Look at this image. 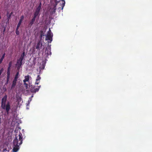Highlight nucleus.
I'll return each mask as SVG.
<instances>
[{
	"label": "nucleus",
	"mask_w": 152,
	"mask_h": 152,
	"mask_svg": "<svg viewBox=\"0 0 152 152\" xmlns=\"http://www.w3.org/2000/svg\"><path fill=\"white\" fill-rule=\"evenodd\" d=\"M30 78H31V77L29 75L25 76V79L23 80L24 85H25L26 89H27L28 87V84L26 82H29Z\"/></svg>",
	"instance_id": "nucleus-5"
},
{
	"label": "nucleus",
	"mask_w": 152,
	"mask_h": 152,
	"mask_svg": "<svg viewBox=\"0 0 152 152\" xmlns=\"http://www.w3.org/2000/svg\"><path fill=\"white\" fill-rule=\"evenodd\" d=\"M39 12H37V11H36L34 13V16L33 17L36 18L37 17V16L39 15Z\"/></svg>",
	"instance_id": "nucleus-13"
},
{
	"label": "nucleus",
	"mask_w": 152,
	"mask_h": 152,
	"mask_svg": "<svg viewBox=\"0 0 152 152\" xmlns=\"http://www.w3.org/2000/svg\"><path fill=\"white\" fill-rule=\"evenodd\" d=\"M10 77V75H7V80H9Z\"/></svg>",
	"instance_id": "nucleus-25"
},
{
	"label": "nucleus",
	"mask_w": 152,
	"mask_h": 152,
	"mask_svg": "<svg viewBox=\"0 0 152 152\" xmlns=\"http://www.w3.org/2000/svg\"><path fill=\"white\" fill-rule=\"evenodd\" d=\"M9 81V80H7L6 82L5 83V84L7 85V84H8Z\"/></svg>",
	"instance_id": "nucleus-28"
},
{
	"label": "nucleus",
	"mask_w": 152,
	"mask_h": 152,
	"mask_svg": "<svg viewBox=\"0 0 152 152\" xmlns=\"http://www.w3.org/2000/svg\"><path fill=\"white\" fill-rule=\"evenodd\" d=\"M56 6H55L53 8V12L55 13L56 12Z\"/></svg>",
	"instance_id": "nucleus-26"
},
{
	"label": "nucleus",
	"mask_w": 152,
	"mask_h": 152,
	"mask_svg": "<svg viewBox=\"0 0 152 152\" xmlns=\"http://www.w3.org/2000/svg\"><path fill=\"white\" fill-rule=\"evenodd\" d=\"M45 68V66L43 65H42L40 67L39 69H40V70L43 69Z\"/></svg>",
	"instance_id": "nucleus-21"
},
{
	"label": "nucleus",
	"mask_w": 152,
	"mask_h": 152,
	"mask_svg": "<svg viewBox=\"0 0 152 152\" xmlns=\"http://www.w3.org/2000/svg\"><path fill=\"white\" fill-rule=\"evenodd\" d=\"M41 8L40 7H38L36 9V11L39 12Z\"/></svg>",
	"instance_id": "nucleus-19"
},
{
	"label": "nucleus",
	"mask_w": 152,
	"mask_h": 152,
	"mask_svg": "<svg viewBox=\"0 0 152 152\" xmlns=\"http://www.w3.org/2000/svg\"><path fill=\"white\" fill-rule=\"evenodd\" d=\"M23 58L20 57L18 59V60L22 62Z\"/></svg>",
	"instance_id": "nucleus-18"
},
{
	"label": "nucleus",
	"mask_w": 152,
	"mask_h": 152,
	"mask_svg": "<svg viewBox=\"0 0 152 152\" xmlns=\"http://www.w3.org/2000/svg\"><path fill=\"white\" fill-rule=\"evenodd\" d=\"M42 41L41 40H39L36 45V49L37 50H39L42 48Z\"/></svg>",
	"instance_id": "nucleus-6"
},
{
	"label": "nucleus",
	"mask_w": 152,
	"mask_h": 152,
	"mask_svg": "<svg viewBox=\"0 0 152 152\" xmlns=\"http://www.w3.org/2000/svg\"><path fill=\"white\" fill-rule=\"evenodd\" d=\"M35 19H36L35 18L33 17V18L31 19V22L30 23V24H31V26L33 24L34 22V21H35Z\"/></svg>",
	"instance_id": "nucleus-15"
},
{
	"label": "nucleus",
	"mask_w": 152,
	"mask_h": 152,
	"mask_svg": "<svg viewBox=\"0 0 152 152\" xmlns=\"http://www.w3.org/2000/svg\"><path fill=\"white\" fill-rule=\"evenodd\" d=\"M16 33L17 35H19V31H18V30H16Z\"/></svg>",
	"instance_id": "nucleus-27"
},
{
	"label": "nucleus",
	"mask_w": 152,
	"mask_h": 152,
	"mask_svg": "<svg viewBox=\"0 0 152 152\" xmlns=\"http://www.w3.org/2000/svg\"><path fill=\"white\" fill-rule=\"evenodd\" d=\"M10 72L7 71V75H10Z\"/></svg>",
	"instance_id": "nucleus-29"
},
{
	"label": "nucleus",
	"mask_w": 152,
	"mask_h": 152,
	"mask_svg": "<svg viewBox=\"0 0 152 152\" xmlns=\"http://www.w3.org/2000/svg\"><path fill=\"white\" fill-rule=\"evenodd\" d=\"M50 31H48V32L47 34L46 37V39L50 41V42H51L52 41V37L53 35L52 33V34L50 33V30L49 29Z\"/></svg>",
	"instance_id": "nucleus-4"
},
{
	"label": "nucleus",
	"mask_w": 152,
	"mask_h": 152,
	"mask_svg": "<svg viewBox=\"0 0 152 152\" xmlns=\"http://www.w3.org/2000/svg\"><path fill=\"white\" fill-rule=\"evenodd\" d=\"M1 64V63H0V64Z\"/></svg>",
	"instance_id": "nucleus-35"
},
{
	"label": "nucleus",
	"mask_w": 152,
	"mask_h": 152,
	"mask_svg": "<svg viewBox=\"0 0 152 152\" xmlns=\"http://www.w3.org/2000/svg\"><path fill=\"white\" fill-rule=\"evenodd\" d=\"M24 18V16L23 15H22L21 18L20 19L18 22V23L17 25V28H16V30H18L19 27L20 26V25L21 24V23L22 22L23 20V19Z\"/></svg>",
	"instance_id": "nucleus-8"
},
{
	"label": "nucleus",
	"mask_w": 152,
	"mask_h": 152,
	"mask_svg": "<svg viewBox=\"0 0 152 152\" xmlns=\"http://www.w3.org/2000/svg\"><path fill=\"white\" fill-rule=\"evenodd\" d=\"M41 79V77L39 75H38L36 80V82L35 84L38 85L40 82V80Z\"/></svg>",
	"instance_id": "nucleus-9"
},
{
	"label": "nucleus",
	"mask_w": 152,
	"mask_h": 152,
	"mask_svg": "<svg viewBox=\"0 0 152 152\" xmlns=\"http://www.w3.org/2000/svg\"><path fill=\"white\" fill-rule=\"evenodd\" d=\"M41 86H39L31 85L30 86L31 91L32 93H36L39 91Z\"/></svg>",
	"instance_id": "nucleus-3"
},
{
	"label": "nucleus",
	"mask_w": 152,
	"mask_h": 152,
	"mask_svg": "<svg viewBox=\"0 0 152 152\" xmlns=\"http://www.w3.org/2000/svg\"><path fill=\"white\" fill-rule=\"evenodd\" d=\"M40 36H39L40 40L42 41V38L44 36V34L43 31H40Z\"/></svg>",
	"instance_id": "nucleus-11"
},
{
	"label": "nucleus",
	"mask_w": 152,
	"mask_h": 152,
	"mask_svg": "<svg viewBox=\"0 0 152 152\" xmlns=\"http://www.w3.org/2000/svg\"><path fill=\"white\" fill-rule=\"evenodd\" d=\"M22 134L20 132H19L18 135L15 136V139L13 141V151L17 152L19 149V145L23 142Z\"/></svg>",
	"instance_id": "nucleus-1"
},
{
	"label": "nucleus",
	"mask_w": 152,
	"mask_h": 152,
	"mask_svg": "<svg viewBox=\"0 0 152 152\" xmlns=\"http://www.w3.org/2000/svg\"><path fill=\"white\" fill-rule=\"evenodd\" d=\"M58 1H56V5H55V6H56V5L57 4H58Z\"/></svg>",
	"instance_id": "nucleus-34"
},
{
	"label": "nucleus",
	"mask_w": 152,
	"mask_h": 152,
	"mask_svg": "<svg viewBox=\"0 0 152 152\" xmlns=\"http://www.w3.org/2000/svg\"><path fill=\"white\" fill-rule=\"evenodd\" d=\"M10 68L11 67H8L7 71L10 72Z\"/></svg>",
	"instance_id": "nucleus-30"
},
{
	"label": "nucleus",
	"mask_w": 152,
	"mask_h": 152,
	"mask_svg": "<svg viewBox=\"0 0 152 152\" xmlns=\"http://www.w3.org/2000/svg\"><path fill=\"white\" fill-rule=\"evenodd\" d=\"M5 53H4L3 54V55L1 57V58L3 60V59H4V58L5 57Z\"/></svg>",
	"instance_id": "nucleus-22"
},
{
	"label": "nucleus",
	"mask_w": 152,
	"mask_h": 152,
	"mask_svg": "<svg viewBox=\"0 0 152 152\" xmlns=\"http://www.w3.org/2000/svg\"><path fill=\"white\" fill-rule=\"evenodd\" d=\"M62 3L61 4V7H59L58 9H61V10H62L65 6V2L64 0H62Z\"/></svg>",
	"instance_id": "nucleus-10"
},
{
	"label": "nucleus",
	"mask_w": 152,
	"mask_h": 152,
	"mask_svg": "<svg viewBox=\"0 0 152 152\" xmlns=\"http://www.w3.org/2000/svg\"><path fill=\"white\" fill-rule=\"evenodd\" d=\"M17 82L14 81H12V85L11 87V89L13 88L16 86Z\"/></svg>",
	"instance_id": "nucleus-12"
},
{
	"label": "nucleus",
	"mask_w": 152,
	"mask_h": 152,
	"mask_svg": "<svg viewBox=\"0 0 152 152\" xmlns=\"http://www.w3.org/2000/svg\"><path fill=\"white\" fill-rule=\"evenodd\" d=\"M5 28H4L3 29V33H4V32H5Z\"/></svg>",
	"instance_id": "nucleus-33"
},
{
	"label": "nucleus",
	"mask_w": 152,
	"mask_h": 152,
	"mask_svg": "<svg viewBox=\"0 0 152 152\" xmlns=\"http://www.w3.org/2000/svg\"><path fill=\"white\" fill-rule=\"evenodd\" d=\"M7 98V95H5L2 99L1 107L4 109H5L6 112L7 114H8L9 111L11 107L9 102H8L6 105L5 104Z\"/></svg>",
	"instance_id": "nucleus-2"
},
{
	"label": "nucleus",
	"mask_w": 152,
	"mask_h": 152,
	"mask_svg": "<svg viewBox=\"0 0 152 152\" xmlns=\"http://www.w3.org/2000/svg\"><path fill=\"white\" fill-rule=\"evenodd\" d=\"M4 70V69L3 68H1L0 70V76L1 75L2 73V72H3Z\"/></svg>",
	"instance_id": "nucleus-23"
},
{
	"label": "nucleus",
	"mask_w": 152,
	"mask_h": 152,
	"mask_svg": "<svg viewBox=\"0 0 152 152\" xmlns=\"http://www.w3.org/2000/svg\"><path fill=\"white\" fill-rule=\"evenodd\" d=\"M3 59H2L1 58V59H0V63H1L2 62V61H3Z\"/></svg>",
	"instance_id": "nucleus-31"
},
{
	"label": "nucleus",
	"mask_w": 152,
	"mask_h": 152,
	"mask_svg": "<svg viewBox=\"0 0 152 152\" xmlns=\"http://www.w3.org/2000/svg\"><path fill=\"white\" fill-rule=\"evenodd\" d=\"M25 55V53L24 52H23V53L21 55L20 57H22L24 58V56Z\"/></svg>",
	"instance_id": "nucleus-17"
},
{
	"label": "nucleus",
	"mask_w": 152,
	"mask_h": 152,
	"mask_svg": "<svg viewBox=\"0 0 152 152\" xmlns=\"http://www.w3.org/2000/svg\"><path fill=\"white\" fill-rule=\"evenodd\" d=\"M18 79V78H15V77H14V78L13 81L17 82Z\"/></svg>",
	"instance_id": "nucleus-24"
},
{
	"label": "nucleus",
	"mask_w": 152,
	"mask_h": 152,
	"mask_svg": "<svg viewBox=\"0 0 152 152\" xmlns=\"http://www.w3.org/2000/svg\"><path fill=\"white\" fill-rule=\"evenodd\" d=\"M13 12H12L10 14H8V12H7V19L9 21V19L11 17Z\"/></svg>",
	"instance_id": "nucleus-14"
},
{
	"label": "nucleus",
	"mask_w": 152,
	"mask_h": 152,
	"mask_svg": "<svg viewBox=\"0 0 152 152\" xmlns=\"http://www.w3.org/2000/svg\"><path fill=\"white\" fill-rule=\"evenodd\" d=\"M38 7H40L41 8V2H40L39 4V6Z\"/></svg>",
	"instance_id": "nucleus-32"
},
{
	"label": "nucleus",
	"mask_w": 152,
	"mask_h": 152,
	"mask_svg": "<svg viewBox=\"0 0 152 152\" xmlns=\"http://www.w3.org/2000/svg\"><path fill=\"white\" fill-rule=\"evenodd\" d=\"M12 64V61H10L9 63L8 67H11Z\"/></svg>",
	"instance_id": "nucleus-20"
},
{
	"label": "nucleus",
	"mask_w": 152,
	"mask_h": 152,
	"mask_svg": "<svg viewBox=\"0 0 152 152\" xmlns=\"http://www.w3.org/2000/svg\"><path fill=\"white\" fill-rule=\"evenodd\" d=\"M22 64V62L17 60L16 64V66L17 67V70L19 71L21 66Z\"/></svg>",
	"instance_id": "nucleus-7"
},
{
	"label": "nucleus",
	"mask_w": 152,
	"mask_h": 152,
	"mask_svg": "<svg viewBox=\"0 0 152 152\" xmlns=\"http://www.w3.org/2000/svg\"><path fill=\"white\" fill-rule=\"evenodd\" d=\"M19 71H18V72L16 73L15 77V78H18L19 77Z\"/></svg>",
	"instance_id": "nucleus-16"
}]
</instances>
